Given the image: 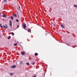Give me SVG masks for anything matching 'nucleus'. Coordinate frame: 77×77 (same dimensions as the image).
I'll use <instances>...</instances> for the list:
<instances>
[{"label":"nucleus","instance_id":"f257e3e1","mask_svg":"<svg viewBox=\"0 0 77 77\" xmlns=\"http://www.w3.org/2000/svg\"><path fill=\"white\" fill-rule=\"evenodd\" d=\"M22 26H23L24 28H23V29H25L26 28V24H22Z\"/></svg>","mask_w":77,"mask_h":77},{"label":"nucleus","instance_id":"f03ea898","mask_svg":"<svg viewBox=\"0 0 77 77\" xmlns=\"http://www.w3.org/2000/svg\"><path fill=\"white\" fill-rule=\"evenodd\" d=\"M10 25L11 27L12 26V20H10Z\"/></svg>","mask_w":77,"mask_h":77},{"label":"nucleus","instance_id":"7ed1b4c3","mask_svg":"<svg viewBox=\"0 0 77 77\" xmlns=\"http://www.w3.org/2000/svg\"><path fill=\"white\" fill-rule=\"evenodd\" d=\"M21 53L22 55H25V54H26V53H25V52L22 51L21 52Z\"/></svg>","mask_w":77,"mask_h":77},{"label":"nucleus","instance_id":"20e7f679","mask_svg":"<svg viewBox=\"0 0 77 77\" xmlns=\"http://www.w3.org/2000/svg\"><path fill=\"white\" fill-rule=\"evenodd\" d=\"M11 68H16V66L15 65H13L12 66H11Z\"/></svg>","mask_w":77,"mask_h":77},{"label":"nucleus","instance_id":"39448f33","mask_svg":"<svg viewBox=\"0 0 77 77\" xmlns=\"http://www.w3.org/2000/svg\"><path fill=\"white\" fill-rule=\"evenodd\" d=\"M5 26H3L4 27V28H5V29H7V28H8V26L7 25H5Z\"/></svg>","mask_w":77,"mask_h":77},{"label":"nucleus","instance_id":"423d86ee","mask_svg":"<svg viewBox=\"0 0 77 77\" xmlns=\"http://www.w3.org/2000/svg\"><path fill=\"white\" fill-rule=\"evenodd\" d=\"M13 15L14 16V17H17V14H13Z\"/></svg>","mask_w":77,"mask_h":77},{"label":"nucleus","instance_id":"0eeeda50","mask_svg":"<svg viewBox=\"0 0 77 77\" xmlns=\"http://www.w3.org/2000/svg\"><path fill=\"white\" fill-rule=\"evenodd\" d=\"M3 17H5V18H6V15L4 14L3 15Z\"/></svg>","mask_w":77,"mask_h":77},{"label":"nucleus","instance_id":"6e6552de","mask_svg":"<svg viewBox=\"0 0 77 77\" xmlns=\"http://www.w3.org/2000/svg\"><path fill=\"white\" fill-rule=\"evenodd\" d=\"M61 26L62 27V28H63V29H65V27H64V26H63V25H61Z\"/></svg>","mask_w":77,"mask_h":77},{"label":"nucleus","instance_id":"1a4fd4ad","mask_svg":"<svg viewBox=\"0 0 77 77\" xmlns=\"http://www.w3.org/2000/svg\"><path fill=\"white\" fill-rule=\"evenodd\" d=\"M35 56H38V54L37 53H35Z\"/></svg>","mask_w":77,"mask_h":77},{"label":"nucleus","instance_id":"9d476101","mask_svg":"<svg viewBox=\"0 0 77 77\" xmlns=\"http://www.w3.org/2000/svg\"><path fill=\"white\" fill-rule=\"evenodd\" d=\"M28 32H31V30L30 29H29L28 30Z\"/></svg>","mask_w":77,"mask_h":77},{"label":"nucleus","instance_id":"9b49d317","mask_svg":"<svg viewBox=\"0 0 77 77\" xmlns=\"http://www.w3.org/2000/svg\"><path fill=\"white\" fill-rule=\"evenodd\" d=\"M13 74H14V73H10V75L11 76H12V75H13Z\"/></svg>","mask_w":77,"mask_h":77},{"label":"nucleus","instance_id":"f8f14e48","mask_svg":"<svg viewBox=\"0 0 77 77\" xmlns=\"http://www.w3.org/2000/svg\"><path fill=\"white\" fill-rule=\"evenodd\" d=\"M11 35H12V36H14V33L13 32H12L11 33Z\"/></svg>","mask_w":77,"mask_h":77},{"label":"nucleus","instance_id":"ddd939ff","mask_svg":"<svg viewBox=\"0 0 77 77\" xmlns=\"http://www.w3.org/2000/svg\"><path fill=\"white\" fill-rule=\"evenodd\" d=\"M11 36H8V39H11Z\"/></svg>","mask_w":77,"mask_h":77},{"label":"nucleus","instance_id":"4468645a","mask_svg":"<svg viewBox=\"0 0 77 77\" xmlns=\"http://www.w3.org/2000/svg\"><path fill=\"white\" fill-rule=\"evenodd\" d=\"M26 64L27 65H30V64H29V63H26Z\"/></svg>","mask_w":77,"mask_h":77},{"label":"nucleus","instance_id":"2eb2a0df","mask_svg":"<svg viewBox=\"0 0 77 77\" xmlns=\"http://www.w3.org/2000/svg\"><path fill=\"white\" fill-rule=\"evenodd\" d=\"M11 18L12 20H13V17H12V16H11Z\"/></svg>","mask_w":77,"mask_h":77},{"label":"nucleus","instance_id":"dca6fc26","mask_svg":"<svg viewBox=\"0 0 77 77\" xmlns=\"http://www.w3.org/2000/svg\"><path fill=\"white\" fill-rule=\"evenodd\" d=\"M23 61H21L20 62V63H21V64H22V63H23Z\"/></svg>","mask_w":77,"mask_h":77},{"label":"nucleus","instance_id":"f3484780","mask_svg":"<svg viewBox=\"0 0 77 77\" xmlns=\"http://www.w3.org/2000/svg\"><path fill=\"white\" fill-rule=\"evenodd\" d=\"M16 21H17V22H18L19 21L18 20V19H16Z\"/></svg>","mask_w":77,"mask_h":77},{"label":"nucleus","instance_id":"a211bd4d","mask_svg":"<svg viewBox=\"0 0 77 77\" xmlns=\"http://www.w3.org/2000/svg\"><path fill=\"white\" fill-rule=\"evenodd\" d=\"M3 2H7V1H6V0H4L3 1Z\"/></svg>","mask_w":77,"mask_h":77},{"label":"nucleus","instance_id":"6ab92c4d","mask_svg":"<svg viewBox=\"0 0 77 77\" xmlns=\"http://www.w3.org/2000/svg\"><path fill=\"white\" fill-rule=\"evenodd\" d=\"M0 26H1V28H2L3 27V26H2V24H0Z\"/></svg>","mask_w":77,"mask_h":77},{"label":"nucleus","instance_id":"aec40b11","mask_svg":"<svg viewBox=\"0 0 77 77\" xmlns=\"http://www.w3.org/2000/svg\"><path fill=\"white\" fill-rule=\"evenodd\" d=\"M35 62H33V63H32V65H34V64H35Z\"/></svg>","mask_w":77,"mask_h":77},{"label":"nucleus","instance_id":"412c9836","mask_svg":"<svg viewBox=\"0 0 77 77\" xmlns=\"http://www.w3.org/2000/svg\"><path fill=\"white\" fill-rule=\"evenodd\" d=\"M74 7H77V5H74Z\"/></svg>","mask_w":77,"mask_h":77},{"label":"nucleus","instance_id":"4be33fe9","mask_svg":"<svg viewBox=\"0 0 77 77\" xmlns=\"http://www.w3.org/2000/svg\"><path fill=\"white\" fill-rule=\"evenodd\" d=\"M14 46H17V43L14 44Z\"/></svg>","mask_w":77,"mask_h":77},{"label":"nucleus","instance_id":"5701e85b","mask_svg":"<svg viewBox=\"0 0 77 77\" xmlns=\"http://www.w3.org/2000/svg\"><path fill=\"white\" fill-rule=\"evenodd\" d=\"M19 26H19V25H17V28H18V27H19Z\"/></svg>","mask_w":77,"mask_h":77},{"label":"nucleus","instance_id":"b1692460","mask_svg":"<svg viewBox=\"0 0 77 77\" xmlns=\"http://www.w3.org/2000/svg\"><path fill=\"white\" fill-rule=\"evenodd\" d=\"M33 77H36V75H35L33 76Z\"/></svg>","mask_w":77,"mask_h":77},{"label":"nucleus","instance_id":"393cba45","mask_svg":"<svg viewBox=\"0 0 77 77\" xmlns=\"http://www.w3.org/2000/svg\"><path fill=\"white\" fill-rule=\"evenodd\" d=\"M66 44V45H67L68 46H69V45H68V44H66V43H65Z\"/></svg>","mask_w":77,"mask_h":77},{"label":"nucleus","instance_id":"a878e982","mask_svg":"<svg viewBox=\"0 0 77 77\" xmlns=\"http://www.w3.org/2000/svg\"><path fill=\"white\" fill-rule=\"evenodd\" d=\"M54 26H56V25H55V24H54Z\"/></svg>","mask_w":77,"mask_h":77},{"label":"nucleus","instance_id":"bb28decb","mask_svg":"<svg viewBox=\"0 0 77 77\" xmlns=\"http://www.w3.org/2000/svg\"><path fill=\"white\" fill-rule=\"evenodd\" d=\"M19 8H20V7L19 6Z\"/></svg>","mask_w":77,"mask_h":77},{"label":"nucleus","instance_id":"cd10ccee","mask_svg":"<svg viewBox=\"0 0 77 77\" xmlns=\"http://www.w3.org/2000/svg\"><path fill=\"white\" fill-rule=\"evenodd\" d=\"M0 14H1V13L0 12Z\"/></svg>","mask_w":77,"mask_h":77},{"label":"nucleus","instance_id":"c85d7f7f","mask_svg":"<svg viewBox=\"0 0 77 77\" xmlns=\"http://www.w3.org/2000/svg\"><path fill=\"white\" fill-rule=\"evenodd\" d=\"M17 9H18V8H17Z\"/></svg>","mask_w":77,"mask_h":77},{"label":"nucleus","instance_id":"c756f323","mask_svg":"<svg viewBox=\"0 0 77 77\" xmlns=\"http://www.w3.org/2000/svg\"><path fill=\"white\" fill-rule=\"evenodd\" d=\"M3 32H5V31H3Z\"/></svg>","mask_w":77,"mask_h":77},{"label":"nucleus","instance_id":"7c9ffc66","mask_svg":"<svg viewBox=\"0 0 77 77\" xmlns=\"http://www.w3.org/2000/svg\"><path fill=\"white\" fill-rule=\"evenodd\" d=\"M0 37H1V36H0Z\"/></svg>","mask_w":77,"mask_h":77}]
</instances>
